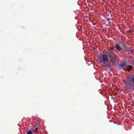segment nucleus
Masks as SVG:
<instances>
[{
	"mask_svg": "<svg viewBox=\"0 0 134 134\" xmlns=\"http://www.w3.org/2000/svg\"><path fill=\"white\" fill-rule=\"evenodd\" d=\"M107 54H102L98 57V59L101 63V65L102 66H106L109 68H110L112 67V65L109 61L108 58Z\"/></svg>",
	"mask_w": 134,
	"mask_h": 134,
	"instance_id": "nucleus-1",
	"label": "nucleus"
},
{
	"mask_svg": "<svg viewBox=\"0 0 134 134\" xmlns=\"http://www.w3.org/2000/svg\"><path fill=\"white\" fill-rule=\"evenodd\" d=\"M127 81L125 85V88L126 89L134 88V74L129 76L126 79Z\"/></svg>",
	"mask_w": 134,
	"mask_h": 134,
	"instance_id": "nucleus-2",
	"label": "nucleus"
},
{
	"mask_svg": "<svg viewBox=\"0 0 134 134\" xmlns=\"http://www.w3.org/2000/svg\"><path fill=\"white\" fill-rule=\"evenodd\" d=\"M107 53L108 56L110 59V60L112 63L111 65H112L113 67V65L116 62L117 55L113 52L109 51Z\"/></svg>",
	"mask_w": 134,
	"mask_h": 134,
	"instance_id": "nucleus-3",
	"label": "nucleus"
},
{
	"mask_svg": "<svg viewBox=\"0 0 134 134\" xmlns=\"http://www.w3.org/2000/svg\"><path fill=\"white\" fill-rule=\"evenodd\" d=\"M115 48L118 51H121L122 48L118 44H116L115 45Z\"/></svg>",
	"mask_w": 134,
	"mask_h": 134,
	"instance_id": "nucleus-4",
	"label": "nucleus"
},
{
	"mask_svg": "<svg viewBox=\"0 0 134 134\" xmlns=\"http://www.w3.org/2000/svg\"><path fill=\"white\" fill-rule=\"evenodd\" d=\"M133 66L132 65H130L125 68V69L128 71H130L132 69Z\"/></svg>",
	"mask_w": 134,
	"mask_h": 134,
	"instance_id": "nucleus-5",
	"label": "nucleus"
},
{
	"mask_svg": "<svg viewBox=\"0 0 134 134\" xmlns=\"http://www.w3.org/2000/svg\"><path fill=\"white\" fill-rule=\"evenodd\" d=\"M126 64L125 63H122L120 64V66L122 67H124L126 66Z\"/></svg>",
	"mask_w": 134,
	"mask_h": 134,
	"instance_id": "nucleus-6",
	"label": "nucleus"
},
{
	"mask_svg": "<svg viewBox=\"0 0 134 134\" xmlns=\"http://www.w3.org/2000/svg\"><path fill=\"white\" fill-rule=\"evenodd\" d=\"M27 134H32V132L30 130H29L27 132Z\"/></svg>",
	"mask_w": 134,
	"mask_h": 134,
	"instance_id": "nucleus-7",
	"label": "nucleus"
},
{
	"mask_svg": "<svg viewBox=\"0 0 134 134\" xmlns=\"http://www.w3.org/2000/svg\"><path fill=\"white\" fill-rule=\"evenodd\" d=\"M129 52L130 53H132L133 52V51H132L131 49V47H130L129 48Z\"/></svg>",
	"mask_w": 134,
	"mask_h": 134,
	"instance_id": "nucleus-8",
	"label": "nucleus"
},
{
	"mask_svg": "<svg viewBox=\"0 0 134 134\" xmlns=\"http://www.w3.org/2000/svg\"><path fill=\"white\" fill-rule=\"evenodd\" d=\"M38 130V127H36L35 129V130L34 131V132L35 133H37V131Z\"/></svg>",
	"mask_w": 134,
	"mask_h": 134,
	"instance_id": "nucleus-9",
	"label": "nucleus"
},
{
	"mask_svg": "<svg viewBox=\"0 0 134 134\" xmlns=\"http://www.w3.org/2000/svg\"><path fill=\"white\" fill-rule=\"evenodd\" d=\"M110 20V19L109 18H107L106 19V20L107 21Z\"/></svg>",
	"mask_w": 134,
	"mask_h": 134,
	"instance_id": "nucleus-10",
	"label": "nucleus"
},
{
	"mask_svg": "<svg viewBox=\"0 0 134 134\" xmlns=\"http://www.w3.org/2000/svg\"><path fill=\"white\" fill-rule=\"evenodd\" d=\"M122 44V46H123V47L124 48H125V46H126V45H125V44Z\"/></svg>",
	"mask_w": 134,
	"mask_h": 134,
	"instance_id": "nucleus-11",
	"label": "nucleus"
},
{
	"mask_svg": "<svg viewBox=\"0 0 134 134\" xmlns=\"http://www.w3.org/2000/svg\"><path fill=\"white\" fill-rule=\"evenodd\" d=\"M120 44H123V42L122 41H120Z\"/></svg>",
	"mask_w": 134,
	"mask_h": 134,
	"instance_id": "nucleus-12",
	"label": "nucleus"
},
{
	"mask_svg": "<svg viewBox=\"0 0 134 134\" xmlns=\"http://www.w3.org/2000/svg\"><path fill=\"white\" fill-rule=\"evenodd\" d=\"M111 98L112 99H114L115 98V97H114L112 96L111 97Z\"/></svg>",
	"mask_w": 134,
	"mask_h": 134,
	"instance_id": "nucleus-13",
	"label": "nucleus"
},
{
	"mask_svg": "<svg viewBox=\"0 0 134 134\" xmlns=\"http://www.w3.org/2000/svg\"><path fill=\"white\" fill-rule=\"evenodd\" d=\"M132 62L133 63H134V58L133 59H132Z\"/></svg>",
	"mask_w": 134,
	"mask_h": 134,
	"instance_id": "nucleus-14",
	"label": "nucleus"
},
{
	"mask_svg": "<svg viewBox=\"0 0 134 134\" xmlns=\"http://www.w3.org/2000/svg\"><path fill=\"white\" fill-rule=\"evenodd\" d=\"M93 49H94V50H95L96 49L94 47H93Z\"/></svg>",
	"mask_w": 134,
	"mask_h": 134,
	"instance_id": "nucleus-15",
	"label": "nucleus"
},
{
	"mask_svg": "<svg viewBox=\"0 0 134 134\" xmlns=\"http://www.w3.org/2000/svg\"><path fill=\"white\" fill-rule=\"evenodd\" d=\"M129 32H131V30H129Z\"/></svg>",
	"mask_w": 134,
	"mask_h": 134,
	"instance_id": "nucleus-16",
	"label": "nucleus"
},
{
	"mask_svg": "<svg viewBox=\"0 0 134 134\" xmlns=\"http://www.w3.org/2000/svg\"><path fill=\"white\" fill-rule=\"evenodd\" d=\"M106 26H109V25H106Z\"/></svg>",
	"mask_w": 134,
	"mask_h": 134,
	"instance_id": "nucleus-17",
	"label": "nucleus"
}]
</instances>
